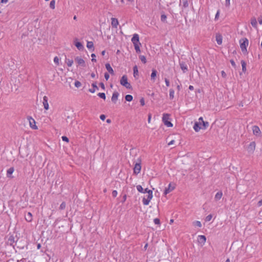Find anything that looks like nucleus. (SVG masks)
<instances>
[{
  "instance_id": "f257e3e1",
  "label": "nucleus",
  "mask_w": 262,
  "mask_h": 262,
  "mask_svg": "<svg viewBox=\"0 0 262 262\" xmlns=\"http://www.w3.org/2000/svg\"><path fill=\"white\" fill-rule=\"evenodd\" d=\"M209 126V123L207 121H203L202 122H195L193 129L196 132H198L200 129H205Z\"/></svg>"
},
{
  "instance_id": "f03ea898",
  "label": "nucleus",
  "mask_w": 262,
  "mask_h": 262,
  "mask_svg": "<svg viewBox=\"0 0 262 262\" xmlns=\"http://www.w3.org/2000/svg\"><path fill=\"white\" fill-rule=\"evenodd\" d=\"M240 47L243 53L247 52V47L248 45V40L246 38H242L239 40Z\"/></svg>"
},
{
  "instance_id": "7ed1b4c3",
  "label": "nucleus",
  "mask_w": 262,
  "mask_h": 262,
  "mask_svg": "<svg viewBox=\"0 0 262 262\" xmlns=\"http://www.w3.org/2000/svg\"><path fill=\"white\" fill-rule=\"evenodd\" d=\"M120 83L122 85L125 86L126 88L130 89H132V86L127 81V77L126 75H123L121 80Z\"/></svg>"
},
{
  "instance_id": "20e7f679",
  "label": "nucleus",
  "mask_w": 262,
  "mask_h": 262,
  "mask_svg": "<svg viewBox=\"0 0 262 262\" xmlns=\"http://www.w3.org/2000/svg\"><path fill=\"white\" fill-rule=\"evenodd\" d=\"M141 159L140 158H138L137 161L135 164V167L134 168V173L136 174H137L139 173H140L141 171Z\"/></svg>"
},
{
  "instance_id": "39448f33",
  "label": "nucleus",
  "mask_w": 262,
  "mask_h": 262,
  "mask_svg": "<svg viewBox=\"0 0 262 262\" xmlns=\"http://www.w3.org/2000/svg\"><path fill=\"white\" fill-rule=\"evenodd\" d=\"M169 116L167 114H163L162 120L165 125H166L168 127H172L173 125L171 123V122L168 121V119L169 118Z\"/></svg>"
},
{
  "instance_id": "423d86ee",
  "label": "nucleus",
  "mask_w": 262,
  "mask_h": 262,
  "mask_svg": "<svg viewBox=\"0 0 262 262\" xmlns=\"http://www.w3.org/2000/svg\"><path fill=\"white\" fill-rule=\"evenodd\" d=\"M75 61L78 64V65L81 67H85V63L84 60L80 57H76L75 58Z\"/></svg>"
},
{
  "instance_id": "0eeeda50",
  "label": "nucleus",
  "mask_w": 262,
  "mask_h": 262,
  "mask_svg": "<svg viewBox=\"0 0 262 262\" xmlns=\"http://www.w3.org/2000/svg\"><path fill=\"white\" fill-rule=\"evenodd\" d=\"M175 188V184L171 183H170L168 185V187L167 188H165V190L164 191V194L166 195L167 194L169 193L170 192L172 191Z\"/></svg>"
},
{
  "instance_id": "6e6552de",
  "label": "nucleus",
  "mask_w": 262,
  "mask_h": 262,
  "mask_svg": "<svg viewBox=\"0 0 262 262\" xmlns=\"http://www.w3.org/2000/svg\"><path fill=\"white\" fill-rule=\"evenodd\" d=\"M255 148V143L254 142H252L247 147V150L249 153H253Z\"/></svg>"
},
{
  "instance_id": "1a4fd4ad",
  "label": "nucleus",
  "mask_w": 262,
  "mask_h": 262,
  "mask_svg": "<svg viewBox=\"0 0 262 262\" xmlns=\"http://www.w3.org/2000/svg\"><path fill=\"white\" fill-rule=\"evenodd\" d=\"M132 41L133 44L139 43V36L137 34H134L132 38Z\"/></svg>"
},
{
  "instance_id": "9d476101",
  "label": "nucleus",
  "mask_w": 262,
  "mask_h": 262,
  "mask_svg": "<svg viewBox=\"0 0 262 262\" xmlns=\"http://www.w3.org/2000/svg\"><path fill=\"white\" fill-rule=\"evenodd\" d=\"M48 98L47 96H45L43 97V101L42 103L44 106V108L46 110H48L49 109V104L48 102Z\"/></svg>"
},
{
  "instance_id": "9b49d317",
  "label": "nucleus",
  "mask_w": 262,
  "mask_h": 262,
  "mask_svg": "<svg viewBox=\"0 0 262 262\" xmlns=\"http://www.w3.org/2000/svg\"><path fill=\"white\" fill-rule=\"evenodd\" d=\"M119 95V94L117 92H114L113 93L112 97V101L113 102H114V103H116V102L118 99Z\"/></svg>"
},
{
  "instance_id": "f8f14e48",
  "label": "nucleus",
  "mask_w": 262,
  "mask_h": 262,
  "mask_svg": "<svg viewBox=\"0 0 262 262\" xmlns=\"http://www.w3.org/2000/svg\"><path fill=\"white\" fill-rule=\"evenodd\" d=\"M29 122H30V125L31 127L33 129H37V126L35 124V120L32 118L31 117H30Z\"/></svg>"
},
{
  "instance_id": "ddd939ff",
  "label": "nucleus",
  "mask_w": 262,
  "mask_h": 262,
  "mask_svg": "<svg viewBox=\"0 0 262 262\" xmlns=\"http://www.w3.org/2000/svg\"><path fill=\"white\" fill-rule=\"evenodd\" d=\"M180 66L181 69H182L184 73H185L186 71H187V66L184 62H180Z\"/></svg>"
},
{
  "instance_id": "4468645a",
  "label": "nucleus",
  "mask_w": 262,
  "mask_h": 262,
  "mask_svg": "<svg viewBox=\"0 0 262 262\" xmlns=\"http://www.w3.org/2000/svg\"><path fill=\"white\" fill-rule=\"evenodd\" d=\"M157 71L155 69L152 70V72L150 76L151 80L154 82L157 76Z\"/></svg>"
},
{
  "instance_id": "2eb2a0df",
  "label": "nucleus",
  "mask_w": 262,
  "mask_h": 262,
  "mask_svg": "<svg viewBox=\"0 0 262 262\" xmlns=\"http://www.w3.org/2000/svg\"><path fill=\"white\" fill-rule=\"evenodd\" d=\"M253 134L256 136L259 135L260 133V130L259 128L257 126H253Z\"/></svg>"
},
{
  "instance_id": "dca6fc26",
  "label": "nucleus",
  "mask_w": 262,
  "mask_h": 262,
  "mask_svg": "<svg viewBox=\"0 0 262 262\" xmlns=\"http://www.w3.org/2000/svg\"><path fill=\"white\" fill-rule=\"evenodd\" d=\"M206 238L204 235H199L198 237V241L201 244H204L206 242Z\"/></svg>"
},
{
  "instance_id": "f3484780",
  "label": "nucleus",
  "mask_w": 262,
  "mask_h": 262,
  "mask_svg": "<svg viewBox=\"0 0 262 262\" xmlns=\"http://www.w3.org/2000/svg\"><path fill=\"white\" fill-rule=\"evenodd\" d=\"M112 26L116 28L117 27V26L118 25V19L117 18H112Z\"/></svg>"
},
{
  "instance_id": "a211bd4d",
  "label": "nucleus",
  "mask_w": 262,
  "mask_h": 262,
  "mask_svg": "<svg viewBox=\"0 0 262 262\" xmlns=\"http://www.w3.org/2000/svg\"><path fill=\"white\" fill-rule=\"evenodd\" d=\"M14 169L12 167H10V168H9L7 170V177H8V178H12V177L11 176V174L14 172Z\"/></svg>"
},
{
  "instance_id": "6ab92c4d",
  "label": "nucleus",
  "mask_w": 262,
  "mask_h": 262,
  "mask_svg": "<svg viewBox=\"0 0 262 262\" xmlns=\"http://www.w3.org/2000/svg\"><path fill=\"white\" fill-rule=\"evenodd\" d=\"M105 68L107 71L111 74H114V70L111 67L110 63H106L105 64Z\"/></svg>"
},
{
  "instance_id": "aec40b11",
  "label": "nucleus",
  "mask_w": 262,
  "mask_h": 262,
  "mask_svg": "<svg viewBox=\"0 0 262 262\" xmlns=\"http://www.w3.org/2000/svg\"><path fill=\"white\" fill-rule=\"evenodd\" d=\"M25 219L27 222H30L32 220V215L30 212H28L25 215Z\"/></svg>"
},
{
  "instance_id": "412c9836",
  "label": "nucleus",
  "mask_w": 262,
  "mask_h": 262,
  "mask_svg": "<svg viewBox=\"0 0 262 262\" xmlns=\"http://www.w3.org/2000/svg\"><path fill=\"white\" fill-rule=\"evenodd\" d=\"M75 45L79 50H82L84 48L82 44L80 42L76 41L75 43Z\"/></svg>"
},
{
  "instance_id": "4be33fe9",
  "label": "nucleus",
  "mask_w": 262,
  "mask_h": 262,
  "mask_svg": "<svg viewBox=\"0 0 262 262\" xmlns=\"http://www.w3.org/2000/svg\"><path fill=\"white\" fill-rule=\"evenodd\" d=\"M92 86H93V89H90L89 90V91L91 93H94L95 92L96 89L98 90V88L96 85V82L93 83L92 84Z\"/></svg>"
},
{
  "instance_id": "5701e85b",
  "label": "nucleus",
  "mask_w": 262,
  "mask_h": 262,
  "mask_svg": "<svg viewBox=\"0 0 262 262\" xmlns=\"http://www.w3.org/2000/svg\"><path fill=\"white\" fill-rule=\"evenodd\" d=\"M223 195V193L222 191H219L216 193L215 195L214 199L216 201L220 200Z\"/></svg>"
},
{
  "instance_id": "b1692460",
  "label": "nucleus",
  "mask_w": 262,
  "mask_h": 262,
  "mask_svg": "<svg viewBox=\"0 0 262 262\" xmlns=\"http://www.w3.org/2000/svg\"><path fill=\"white\" fill-rule=\"evenodd\" d=\"M216 41L218 45H221L222 43V37L221 35H216Z\"/></svg>"
},
{
  "instance_id": "393cba45",
  "label": "nucleus",
  "mask_w": 262,
  "mask_h": 262,
  "mask_svg": "<svg viewBox=\"0 0 262 262\" xmlns=\"http://www.w3.org/2000/svg\"><path fill=\"white\" fill-rule=\"evenodd\" d=\"M86 47L88 49H92V51H94V43L92 41H88Z\"/></svg>"
},
{
  "instance_id": "a878e982",
  "label": "nucleus",
  "mask_w": 262,
  "mask_h": 262,
  "mask_svg": "<svg viewBox=\"0 0 262 262\" xmlns=\"http://www.w3.org/2000/svg\"><path fill=\"white\" fill-rule=\"evenodd\" d=\"M251 24L252 26L253 27H254V28H256L257 27V20H256V18L253 17L251 19Z\"/></svg>"
},
{
  "instance_id": "bb28decb",
  "label": "nucleus",
  "mask_w": 262,
  "mask_h": 262,
  "mask_svg": "<svg viewBox=\"0 0 262 262\" xmlns=\"http://www.w3.org/2000/svg\"><path fill=\"white\" fill-rule=\"evenodd\" d=\"M133 71H134V76L136 78L137 76H138V70L137 66H135L133 68Z\"/></svg>"
},
{
  "instance_id": "cd10ccee",
  "label": "nucleus",
  "mask_w": 262,
  "mask_h": 262,
  "mask_svg": "<svg viewBox=\"0 0 262 262\" xmlns=\"http://www.w3.org/2000/svg\"><path fill=\"white\" fill-rule=\"evenodd\" d=\"M140 45H141L140 43L134 44V46L135 47V49L136 52L138 53H139L141 52L140 49Z\"/></svg>"
},
{
  "instance_id": "c85d7f7f",
  "label": "nucleus",
  "mask_w": 262,
  "mask_h": 262,
  "mask_svg": "<svg viewBox=\"0 0 262 262\" xmlns=\"http://www.w3.org/2000/svg\"><path fill=\"white\" fill-rule=\"evenodd\" d=\"M241 64L242 66V70L244 72H245L246 71V63L245 62V61L242 60Z\"/></svg>"
},
{
  "instance_id": "c756f323",
  "label": "nucleus",
  "mask_w": 262,
  "mask_h": 262,
  "mask_svg": "<svg viewBox=\"0 0 262 262\" xmlns=\"http://www.w3.org/2000/svg\"><path fill=\"white\" fill-rule=\"evenodd\" d=\"M174 93V91L173 89H170L169 90V98L171 100L173 99Z\"/></svg>"
},
{
  "instance_id": "7c9ffc66",
  "label": "nucleus",
  "mask_w": 262,
  "mask_h": 262,
  "mask_svg": "<svg viewBox=\"0 0 262 262\" xmlns=\"http://www.w3.org/2000/svg\"><path fill=\"white\" fill-rule=\"evenodd\" d=\"M14 242V238L13 236H10L8 241V243L10 245H12L13 243Z\"/></svg>"
},
{
  "instance_id": "2f4dec72",
  "label": "nucleus",
  "mask_w": 262,
  "mask_h": 262,
  "mask_svg": "<svg viewBox=\"0 0 262 262\" xmlns=\"http://www.w3.org/2000/svg\"><path fill=\"white\" fill-rule=\"evenodd\" d=\"M133 98V96L130 95H126L125 97V99L127 101H131Z\"/></svg>"
},
{
  "instance_id": "473e14b6",
  "label": "nucleus",
  "mask_w": 262,
  "mask_h": 262,
  "mask_svg": "<svg viewBox=\"0 0 262 262\" xmlns=\"http://www.w3.org/2000/svg\"><path fill=\"white\" fill-rule=\"evenodd\" d=\"M183 3V7L185 8L188 7V2L187 0H182Z\"/></svg>"
},
{
  "instance_id": "72a5a7b5",
  "label": "nucleus",
  "mask_w": 262,
  "mask_h": 262,
  "mask_svg": "<svg viewBox=\"0 0 262 262\" xmlns=\"http://www.w3.org/2000/svg\"><path fill=\"white\" fill-rule=\"evenodd\" d=\"M97 95L101 98L105 100L106 98L105 94L104 93H99Z\"/></svg>"
},
{
  "instance_id": "f704fd0d",
  "label": "nucleus",
  "mask_w": 262,
  "mask_h": 262,
  "mask_svg": "<svg viewBox=\"0 0 262 262\" xmlns=\"http://www.w3.org/2000/svg\"><path fill=\"white\" fill-rule=\"evenodd\" d=\"M55 0H52L51 2H50V7L52 9H55Z\"/></svg>"
},
{
  "instance_id": "c9c22d12",
  "label": "nucleus",
  "mask_w": 262,
  "mask_h": 262,
  "mask_svg": "<svg viewBox=\"0 0 262 262\" xmlns=\"http://www.w3.org/2000/svg\"><path fill=\"white\" fill-rule=\"evenodd\" d=\"M139 58L143 63H145L146 62V59L144 56L140 55Z\"/></svg>"
},
{
  "instance_id": "e433bc0d",
  "label": "nucleus",
  "mask_w": 262,
  "mask_h": 262,
  "mask_svg": "<svg viewBox=\"0 0 262 262\" xmlns=\"http://www.w3.org/2000/svg\"><path fill=\"white\" fill-rule=\"evenodd\" d=\"M166 18L167 17L166 15L164 14H162L161 16V20L164 23L166 22Z\"/></svg>"
},
{
  "instance_id": "4c0bfd02",
  "label": "nucleus",
  "mask_w": 262,
  "mask_h": 262,
  "mask_svg": "<svg viewBox=\"0 0 262 262\" xmlns=\"http://www.w3.org/2000/svg\"><path fill=\"white\" fill-rule=\"evenodd\" d=\"M66 62L69 67H71L73 63V60L67 59Z\"/></svg>"
},
{
  "instance_id": "58836bf2",
  "label": "nucleus",
  "mask_w": 262,
  "mask_h": 262,
  "mask_svg": "<svg viewBox=\"0 0 262 262\" xmlns=\"http://www.w3.org/2000/svg\"><path fill=\"white\" fill-rule=\"evenodd\" d=\"M149 201H148L147 199H146V198H144L143 199V203L144 205H148L149 203Z\"/></svg>"
},
{
  "instance_id": "ea45409f",
  "label": "nucleus",
  "mask_w": 262,
  "mask_h": 262,
  "mask_svg": "<svg viewBox=\"0 0 262 262\" xmlns=\"http://www.w3.org/2000/svg\"><path fill=\"white\" fill-rule=\"evenodd\" d=\"M137 189L138 190V191L140 192H143V188H142V187L141 186V185H137Z\"/></svg>"
},
{
  "instance_id": "a19ab883",
  "label": "nucleus",
  "mask_w": 262,
  "mask_h": 262,
  "mask_svg": "<svg viewBox=\"0 0 262 262\" xmlns=\"http://www.w3.org/2000/svg\"><path fill=\"white\" fill-rule=\"evenodd\" d=\"M66 203H65V202H62V203L60 204V207H59V208H60V209H61V210H63V209H64L66 208Z\"/></svg>"
},
{
  "instance_id": "79ce46f5",
  "label": "nucleus",
  "mask_w": 262,
  "mask_h": 262,
  "mask_svg": "<svg viewBox=\"0 0 262 262\" xmlns=\"http://www.w3.org/2000/svg\"><path fill=\"white\" fill-rule=\"evenodd\" d=\"M212 217V215L211 214H209L207 215L205 218V221L206 222H209L210 221Z\"/></svg>"
},
{
  "instance_id": "37998d69",
  "label": "nucleus",
  "mask_w": 262,
  "mask_h": 262,
  "mask_svg": "<svg viewBox=\"0 0 262 262\" xmlns=\"http://www.w3.org/2000/svg\"><path fill=\"white\" fill-rule=\"evenodd\" d=\"M194 225L199 227H202V224H201V223L200 222V221H195L193 223Z\"/></svg>"
},
{
  "instance_id": "c03bdc74",
  "label": "nucleus",
  "mask_w": 262,
  "mask_h": 262,
  "mask_svg": "<svg viewBox=\"0 0 262 262\" xmlns=\"http://www.w3.org/2000/svg\"><path fill=\"white\" fill-rule=\"evenodd\" d=\"M81 85V82L80 81H76L75 82V86L76 88H79Z\"/></svg>"
},
{
  "instance_id": "a18cd8bd",
  "label": "nucleus",
  "mask_w": 262,
  "mask_h": 262,
  "mask_svg": "<svg viewBox=\"0 0 262 262\" xmlns=\"http://www.w3.org/2000/svg\"><path fill=\"white\" fill-rule=\"evenodd\" d=\"M152 198V193H149L148 195H147V198L148 201H150L151 199Z\"/></svg>"
},
{
  "instance_id": "49530a36",
  "label": "nucleus",
  "mask_w": 262,
  "mask_h": 262,
  "mask_svg": "<svg viewBox=\"0 0 262 262\" xmlns=\"http://www.w3.org/2000/svg\"><path fill=\"white\" fill-rule=\"evenodd\" d=\"M59 58H58V57L56 56L54 57V62L56 64H59Z\"/></svg>"
},
{
  "instance_id": "de8ad7c7",
  "label": "nucleus",
  "mask_w": 262,
  "mask_h": 262,
  "mask_svg": "<svg viewBox=\"0 0 262 262\" xmlns=\"http://www.w3.org/2000/svg\"><path fill=\"white\" fill-rule=\"evenodd\" d=\"M143 193H147L149 194V193H152V190L148 189V188H146L144 190L143 189Z\"/></svg>"
},
{
  "instance_id": "09e8293b",
  "label": "nucleus",
  "mask_w": 262,
  "mask_h": 262,
  "mask_svg": "<svg viewBox=\"0 0 262 262\" xmlns=\"http://www.w3.org/2000/svg\"><path fill=\"white\" fill-rule=\"evenodd\" d=\"M154 222L155 224L159 225L160 223V220L158 218H156L154 219Z\"/></svg>"
},
{
  "instance_id": "8fccbe9b",
  "label": "nucleus",
  "mask_w": 262,
  "mask_h": 262,
  "mask_svg": "<svg viewBox=\"0 0 262 262\" xmlns=\"http://www.w3.org/2000/svg\"><path fill=\"white\" fill-rule=\"evenodd\" d=\"M61 138L63 141L67 142H68L69 141L68 138L66 136H62L61 137Z\"/></svg>"
},
{
  "instance_id": "3c124183",
  "label": "nucleus",
  "mask_w": 262,
  "mask_h": 262,
  "mask_svg": "<svg viewBox=\"0 0 262 262\" xmlns=\"http://www.w3.org/2000/svg\"><path fill=\"white\" fill-rule=\"evenodd\" d=\"M140 104H141V105L142 106L144 105L145 102H144V99L143 98H142L140 99Z\"/></svg>"
},
{
  "instance_id": "603ef678",
  "label": "nucleus",
  "mask_w": 262,
  "mask_h": 262,
  "mask_svg": "<svg viewBox=\"0 0 262 262\" xmlns=\"http://www.w3.org/2000/svg\"><path fill=\"white\" fill-rule=\"evenodd\" d=\"M118 192L116 190H113L112 192V195L113 197L115 198L117 195Z\"/></svg>"
},
{
  "instance_id": "864d4df0",
  "label": "nucleus",
  "mask_w": 262,
  "mask_h": 262,
  "mask_svg": "<svg viewBox=\"0 0 262 262\" xmlns=\"http://www.w3.org/2000/svg\"><path fill=\"white\" fill-rule=\"evenodd\" d=\"M165 82L166 86H169L170 85V82H169V80L167 79V78H165Z\"/></svg>"
},
{
  "instance_id": "5fc2aeb1",
  "label": "nucleus",
  "mask_w": 262,
  "mask_h": 262,
  "mask_svg": "<svg viewBox=\"0 0 262 262\" xmlns=\"http://www.w3.org/2000/svg\"><path fill=\"white\" fill-rule=\"evenodd\" d=\"M104 77H105V79L107 80L109 78H110V75L109 74L107 73H104Z\"/></svg>"
},
{
  "instance_id": "6e6d98bb",
  "label": "nucleus",
  "mask_w": 262,
  "mask_h": 262,
  "mask_svg": "<svg viewBox=\"0 0 262 262\" xmlns=\"http://www.w3.org/2000/svg\"><path fill=\"white\" fill-rule=\"evenodd\" d=\"M105 118H106V117H105V115H101L100 116V119L103 121L105 120Z\"/></svg>"
},
{
  "instance_id": "4d7b16f0",
  "label": "nucleus",
  "mask_w": 262,
  "mask_h": 262,
  "mask_svg": "<svg viewBox=\"0 0 262 262\" xmlns=\"http://www.w3.org/2000/svg\"><path fill=\"white\" fill-rule=\"evenodd\" d=\"M225 6L229 7L230 6V0H226Z\"/></svg>"
},
{
  "instance_id": "13d9d810",
  "label": "nucleus",
  "mask_w": 262,
  "mask_h": 262,
  "mask_svg": "<svg viewBox=\"0 0 262 262\" xmlns=\"http://www.w3.org/2000/svg\"><path fill=\"white\" fill-rule=\"evenodd\" d=\"M99 85L103 90L105 89V86L103 82H100Z\"/></svg>"
},
{
  "instance_id": "bf43d9fd",
  "label": "nucleus",
  "mask_w": 262,
  "mask_h": 262,
  "mask_svg": "<svg viewBox=\"0 0 262 262\" xmlns=\"http://www.w3.org/2000/svg\"><path fill=\"white\" fill-rule=\"evenodd\" d=\"M258 20L259 23V24H262V16H260L258 18Z\"/></svg>"
},
{
  "instance_id": "052dcab7",
  "label": "nucleus",
  "mask_w": 262,
  "mask_h": 262,
  "mask_svg": "<svg viewBox=\"0 0 262 262\" xmlns=\"http://www.w3.org/2000/svg\"><path fill=\"white\" fill-rule=\"evenodd\" d=\"M230 63L231 64H232V66L234 67H235V62L233 61V60H230Z\"/></svg>"
},
{
  "instance_id": "680f3d73",
  "label": "nucleus",
  "mask_w": 262,
  "mask_h": 262,
  "mask_svg": "<svg viewBox=\"0 0 262 262\" xmlns=\"http://www.w3.org/2000/svg\"><path fill=\"white\" fill-rule=\"evenodd\" d=\"M221 74L223 77H225L226 76V74L224 71L221 72Z\"/></svg>"
},
{
  "instance_id": "e2e57ef3",
  "label": "nucleus",
  "mask_w": 262,
  "mask_h": 262,
  "mask_svg": "<svg viewBox=\"0 0 262 262\" xmlns=\"http://www.w3.org/2000/svg\"><path fill=\"white\" fill-rule=\"evenodd\" d=\"M174 142H175L174 140H171V141H170V142L168 143V145H172V144H174Z\"/></svg>"
},
{
  "instance_id": "0e129e2a",
  "label": "nucleus",
  "mask_w": 262,
  "mask_h": 262,
  "mask_svg": "<svg viewBox=\"0 0 262 262\" xmlns=\"http://www.w3.org/2000/svg\"><path fill=\"white\" fill-rule=\"evenodd\" d=\"M219 14H220V11L219 10V11H217V13H216V14L215 15V19H217V18L219 17Z\"/></svg>"
},
{
  "instance_id": "69168bd1",
  "label": "nucleus",
  "mask_w": 262,
  "mask_h": 262,
  "mask_svg": "<svg viewBox=\"0 0 262 262\" xmlns=\"http://www.w3.org/2000/svg\"><path fill=\"white\" fill-rule=\"evenodd\" d=\"M258 206H261L262 205V199L260 200L258 203H257Z\"/></svg>"
},
{
  "instance_id": "338daca9",
  "label": "nucleus",
  "mask_w": 262,
  "mask_h": 262,
  "mask_svg": "<svg viewBox=\"0 0 262 262\" xmlns=\"http://www.w3.org/2000/svg\"><path fill=\"white\" fill-rule=\"evenodd\" d=\"M203 121H204L203 120V118L201 117L199 118V121L198 122H202Z\"/></svg>"
},
{
  "instance_id": "774afa93",
  "label": "nucleus",
  "mask_w": 262,
  "mask_h": 262,
  "mask_svg": "<svg viewBox=\"0 0 262 262\" xmlns=\"http://www.w3.org/2000/svg\"><path fill=\"white\" fill-rule=\"evenodd\" d=\"M189 89L191 91L193 90L194 89L193 86L192 85H190L189 86Z\"/></svg>"
}]
</instances>
